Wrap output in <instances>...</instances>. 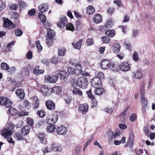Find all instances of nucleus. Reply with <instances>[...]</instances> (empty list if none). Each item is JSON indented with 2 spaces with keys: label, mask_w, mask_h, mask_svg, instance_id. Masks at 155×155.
<instances>
[{
  "label": "nucleus",
  "mask_w": 155,
  "mask_h": 155,
  "mask_svg": "<svg viewBox=\"0 0 155 155\" xmlns=\"http://www.w3.org/2000/svg\"><path fill=\"white\" fill-rule=\"evenodd\" d=\"M87 12L88 14H92L95 12V9L92 5H89L86 8Z\"/></svg>",
  "instance_id": "obj_34"
},
{
  "label": "nucleus",
  "mask_w": 155,
  "mask_h": 155,
  "mask_svg": "<svg viewBox=\"0 0 155 155\" xmlns=\"http://www.w3.org/2000/svg\"><path fill=\"white\" fill-rule=\"evenodd\" d=\"M58 78H60L61 80H65L68 77V74L65 71H60L57 74Z\"/></svg>",
  "instance_id": "obj_12"
},
{
  "label": "nucleus",
  "mask_w": 155,
  "mask_h": 155,
  "mask_svg": "<svg viewBox=\"0 0 155 155\" xmlns=\"http://www.w3.org/2000/svg\"><path fill=\"white\" fill-rule=\"evenodd\" d=\"M66 29L67 30L73 31L74 28L73 25L71 23H67L66 25Z\"/></svg>",
  "instance_id": "obj_45"
},
{
  "label": "nucleus",
  "mask_w": 155,
  "mask_h": 155,
  "mask_svg": "<svg viewBox=\"0 0 155 155\" xmlns=\"http://www.w3.org/2000/svg\"><path fill=\"white\" fill-rule=\"evenodd\" d=\"M133 58L135 61H138L139 59V56L137 52L135 51L133 55Z\"/></svg>",
  "instance_id": "obj_61"
},
{
  "label": "nucleus",
  "mask_w": 155,
  "mask_h": 155,
  "mask_svg": "<svg viewBox=\"0 0 155 155\" xmlns=\"http://www.w3.org/2000/svg\"><path fill=\"white\" fill-rule=\"evenodd\" d=\"M134 76L135 77L138 79H140L142 77L143 74L140 71L137 70L134 73Z\"/></svg>",
  "instance_id": "obj_49"
},
{
  "label": "nucleus",
  "mask_w": 155,
  "mask_h": 155,
  "mask_svg": "<svg viewBox=\"0 0 155 155\" xmlns=\"http://www.w3.org/2000/svg\"><path fill=\"white\" fill-rule=\"evenodd\" d=\"M110 68L111 69L114 71H117L119 68V65L118 64L112 63L111 64Z\"/></svg>",
  "instance_id": "obj_37"
},
{
  "label": "nucleus",
  "mask_w": 155,
  "mask_h": 155,
  "mask_svg": "<svg viewBox=\"0 0 155 155\" xmlns=\"http://www.w3.org/2000/svg\"><path fill=\"white\" fill-rule=\"evenodd\" d=\"M66 52V50L64 48L58 49V54L59 56H64Z\"/></svg>",
  "instance_id": "obj_43"
},
{
  "label": "nucleus",
  "mask_w": 155,
  "mask_h": 155,
  "mask_svg": "<svg viewBox=\"0 0 155 155\" xmlns=\"http://www.w3.org/2000/svg\"><path fill=\"white\" fill-rule=\"evenodd\" d=\"M26 57L27 59L30 60L32 58V53L31 51H29L26 54Z\"/></svg>",
  "instance_id": "obj_59"
},
{
  "label": "nucleus",
  "mask_w": 155,
  "mask_h": 155,
  "mask_svg": "<svg viewBox=\"0 0 155 155\" xmlns=\"http://www.w3.org/2000/svg\"><path fill=\"white\" fill-rule=\"evenodd\" d=\"M83 41V39H81L76 43L73 42L72 45L74 46V48L76 49L79 50L81 49L82 45V43Z\"/></svg>",
  "instance_id": "obj_26"
},
{
  "label": "nucleus",
  "mask_w": 155,
  "mask_h": 155,
  "mask_svg": "<svg viewBox=\"0 0 155 155\" xmlns=\"http://www.w3.org/2000/svg\"><path fill=\"white\" fill-rule=\"evenodd\" d=\"M38 8L40 12L42 13V14L40 13L38 14V18L42 23H45L46 21V18L45 15L43 13L48 10V5L45 3L42 4L38 6Z\"/></svg>",
  "instance_id": "obj_1"
},
{
  "label": "nucleus",
  "mask_w": 155,
  "mask_h": 155,
  "mask_svg": "<svg viewBox=\"0 0 155 155\" xmlns=\"http://www.w3.org/2000/svg\"><path fill=\"white\" fill-rule=\"evenodd\" d=\"M87 97L91 100L95 98V96L92 94L91 89H90L86 92Z\"/></svg>",
  "instance_id": "obj_46"
},
{
  "label": "nucleus",
  "mask_w": 155,
  "mask_h": 155,
  "mask_svg": "<svg viewBox=\"0 0 155 155\" xmlns=\"http://www.w3.org/2000/svg\"><path fill=\"white\" fill-rule=\"evenodd\" d=\"M8 112L11 116H15L18 113V110L13 108H10L8 110Z\"/></svg>",
  "instance_id": "obj_40"
},
{
  "label": "nucleus",
  "mask_w": 155,
  "mask_h": 155,
  "mask_svg": "<svg viewBox=\"0 0 155 155\" xmlns=\"http://www.w3.org/2000/svg\"><path fill=\"white\" fill-rule=\"evenodd\" d=\"M40 90L43 95L45 97L49 96L52 94L51 88L47 85H42Z\"/></svg>",
  "instance_id": "obj_2"
},
{
  "label": "nucleus",
  "mask_w": 155,
  "mask_h": 155,
  "mask_svg": "<svg viewBox=\"0 0 155 155\" xmlns=\"http://www.w3.org/2000/svg\"><path fill=\"white\" fill-rule=\"evenodd\" d=\"M105 33L110 38H113L115 35V31L114 30L109 29L106 31Z\"/></svg>",
  "instance_id": "obj_31"
},
{
  "label": "nucleus",
  "mask_w": 155,
  "mask_h": 155,
  "mask_svg": "<svg viewBox=\"0 0 155 155\" xmlns=\"http://www.w3.org/2000/svg\"><path fill=\"white\" fill-rule=\"evenodd\" d=\"M91 84L93 87L95 88L100 86L102 84L101 80L97 77H94L91 80Z\"/></svg>",
  "instance_id": "obj_8"
},
{
  "label": "nucleus",
  "mask_w": 155,
  "mask_h": 155,
  "mask_svg": "<svg viewBox=\"0 0 155 155\" xmlns=\"http://www.w3.org/2000/svg\"><path fill=\"white\" fill-rule=\"evenodd\" d=\"M93 20L95 23L96 24L99 23L102 21V17L100 14H95L94 15Z\"/></svg>",
  "instance_id": "obj_21"
},
{
  "label": "nucleus",
  "mask_w": 155,
  "mask_h": 155,
  "mask_svg": "<svg viewBox=\"0 0 155 155\" xmlns=\"http://www.w3.org/2000/svg\"><path fill=\"white\" fill-rule=\"evenodd\" d=\"M73 93L75 95H78L79 96H82L83 95V93L81 90L78 88H74L73 89Z\"/></svg>",
  "instance_id": "obj_33"
},
{
  "label": "nucleus",
  "mask_w": 155,
  "mask_h": 155,
  "mask_svg": "<svg viewBox=\"0 0 155 155\" xmlns=\"http://www.w3.org/2000/svg\"><path fill=\"white\" fill-rule=\"evenodd\" d=\"M52 93H53L58 95L61 94L62 91V89L61 87L55 86L51 88Z\"/></svg>",
  "instance_id": "obj_23"
},
{
  "label": "nucleus",
  "mask_w": 155,
  "mask_h": 155,
  "mask_svg": "<svg viewBox=\"0 0 155 155\" xmlns=\"http://www.w3.org/2000/svg\"><path fill=\"white\" fill-rule=\"evenodd\" d=\"M36 47L39 52H40L42 49V47L41 45L40 41L39 40L37 41L36 42Z\"/></svg>",
  "instance_id": "obj_53"
},
{
  "label": "nucleus",
  "mask_w": 155,
  "mask_h": 155,
  "mask_svg": "<svg viewBox=\"0 0 155 155\" xmlns=\"http://www.w3.org/2000/svg\"><path fill=\"white\" fill-rule=\"evenodd\" d=\"M67 22V20L66 17H63L61 18H60V21L58 22L57 25L60 28H63L65 26Z\"/></svg>",
  "instance_id": "obj_20"
},
{
  "label": "nucleus",
  "mask_w": 155,
  "mask_h": 155,
  "mask_svg": "<svg viewBox=\"0 0 155 155\" xmlns=\"http://www.w3.org/2000/svg\"><path fill=\"white\" fill-rule=\"evenodd\" d=\"M67 131V128L63 126H61L58 127L56 130L57 134L61 135H63L66 134Z\"/></svg>",
  "instance_id": "obj_15"
},
{
  "label": "nucleus",
  "mask_w": 155,
  "mask_h": 155,
  "mask_svg": "<svg viewBox=\"0 0 155 155\" xmlns=\"http://www.w3.org/2000/svg\"><path fill=\"white\" fill-rule=\"evenodd\" d=\"M67 71L69 74L71 75H73L74 73V69L71 67H69L68 68Z\"/></svg>",
  "instance_id": "obj_60"
},
{
  "label": "nucleus",
  "mask_w": 155,
  "mask_h": 155,
  "mask_svg": "<svg viewBox=\"0 0 155 155\" xmlns=\"http://www.w3.org/2000/svg\"><path fill=\"white\" fill-rule=\"evenodd\" d=\"M73 65H74L72 64ZM74 65L75 66L74 73L77 75H78L81 74L82 72V67L81 64L78 63L77 64H74Z\"/></svg>",
  "instance_id": "obj_16"
},
{
  "label": "nucleus",
  "mask_w": 155,
  "mask_h": 155,
  "mask_svg": "<svg viewBox=\"0 0 155 155\" xmlns=\"http://www.w3.org/2000/svg\"><path fill=\"white\" fill-rule=\"evenodd\" d=\"M130 64L127 61L122 62L119 65V68L121 70L123 71H128L130 67Z\"/></svg>",
  "instance_id": "obj_7"
},
{
  "label": "nucleus",
  "mask_w": 155,
  "mask_h": 155,
  "mask_svg": "<svg viewBox=\"0 0 155 155\" xmlns=\"http://www.w3.org/2000/svg\"><path fill=\"white\" fill-rule=\"evenodd\" d=\"M45 41L46 44L49 46H51L53 44V40L51 38H47Z\"/></svg>",
  "instance_id": "obj_41"
},
{
  "label": "nucleus",
  "mask_w": 155,
  "mask_h": 155,
  "mask_svg": "<svg viewBox=\"0 0 155 155\" xmlns=\"http://www.w3.org/2000/svg\"><path fill=\"white\" fill-rule=\"evenodd\" d=\"M57 76H51L49 75L45 76V79L50 83H54L56 82L58 80Z\"/></svg>",
  "instance_id": "obj_17"
},
{
  "label": "nucleus",
  "mask_w": 155,
  "mask_h": 155,
  "mask_svg": "<svg viewBox=\"0 0 155 155\" xmlns=\"http://www.w3.org/2000/svg\"><path fill=\"white\" fill-rule=\"evenodd\" d=\"M23 33L22 31L20 29H16L15 30V35L17 37L21 36Z\"/></svg>",
  "instance_id": "obj_54"
},
{
  "label": "nucleus",
  "mask_w": 155,
  "mask_h": 155,
  "mask_svg": "<svg viewBox=\"0 0 155 155\" xmlns=\"http://www.w3.org/2000/svg\"><path fill=\"white\" fill-rule=\"evenodd\" d=\"M120 131L118 130H116L115 131V133L114 134V135L113 136H111L110 138H115V137L119 136L120 135Z\"/></svg>",
  "instance_id": "obj_55"
},
{
  "label": "nucleus",
  "mask_w": 155,
  "mask_h": 155,
  "mask_svg": "<svg viewBox=\"0 0 155 155\" xmlns=\"http://www.w3.org/2000/svg\"><path fill=\"white\" fill-rule=\"evenodd\" d=\"M94 41L93 38H88L87 39L86 42V44L87 46L92 45L94 44Z\"/></svg>",
  "instance_id": "obj_48"
},
{
  "label": "nucleus",
  "mask_w": 155,
  "mask_h": 155,
  "mask_svg": "<svg viewBox=\"0 0 155 155\" xmlns=\"http://www.w3.org/2000/svg\"><path fill=\"white\" fill-rule=\"evenodd\" d=\"M2 135L5 138H7L8 136L12 134L11 131H9L7 128L4 129L1 132Z\"/></svg>",
  "instance_id": "obj_30"
},
{
  "label": "nucleus",
  "mask_w": 155,
  "mask_h": 155,
  "mask_svg": "<svg viewBox=\"0 0 155 155\" xmlns=\"http://www.w3.org/2000/svg\"><path fill=\"white\" fill-rule=\"evenodd\" d=\"M145 86V83L144 82H142V86L140 88V97L141 98H143V97H145L144 94L145 92L144 90V87Z\"/></svg>",
  "instance_id": "obj_38"
},
{
  "label": "nucleus",
  "mask_w": 155,
  "mask_h": 155,
  "mask_svg": "<svg viewBox=\"0 0 155 155\" xmlns=\"http://www.w3.org/2000/svg\"><path fill=\"white\" fill-rule=\"evenodd\" d=\"M89 106L87 104H84L80 105L78 108V111L79 113L85 114L88 111Z\"/></svg>",
  "instance_id": "obj_9"
},
{
  "label": "nucleus",
  "mask_w": 155,
  "mask_h": 155,
  "mask_svg": "<svg viewBox=\"0 0 155 155\" xmlns=\"http://www.w3.org/2000/svg\"><path fill=\"white\" fill-rule=\"evenodd\" d=\"M120 45L119 44L117 43L114 44L112 46V51L113 52L117 53L119 52L120 50Z\"/></svg>",
  "instance_id": "obj_27"
},
{
  "label": "nucleus",
  "mask_w": 155,
  "mask_h": 155,
  "mask_svg": "<svg viewBox=\"0 0 155 155\" xmlns=\"http://www.w3.org/2000/svg\"><path fill=\"white\" fill-rule=\"evenodd\" d=\"M55 129V126L54 124H48L47 125L46 131L48 133H52Z\"/></svg>",
  "instance_id": "obj_29"
},
{
  "label": "nucleus",
  "mask_w": 155,
  "mask_h": 155,
  "mask_svg": "<svg viewBox=\"0 0 155 155\" xmlns=\"http://www.w3.org/2000/svg\"><path fill=\"white\" fill-rule=\"evenodd\" d=\"M38 137L39 139L40 142L45 144L46 143L47 139L45 134L43 133H40L37 134Z\"/></svg>",
  "instance_id": "obj_14"
},
{
  "label": "nucleus",
  "mask_w": 155,
  "mask_h": 155,
  "mask_svg": "<svg viewBox=\"0 0 155 155\" xmlns=\"http://www.w3.org/2000/svg\"><path fill=\"white\" fill-rule=\"evenodd\" d=\"M14 127L15 126L14 124L12 123H9L7 129L9 131H11V133H12V132L14 129Z\"/></svg>",
  "instance_id": "obj_58"
},
{
  "label": "nucleus",
  "mask_w": 155,
  "mask_h": 155,
  "mask_svg": "<svg viewBox=\"0 0 155 155\" xmlns=\"http://www.w3.org/2000/svg\"><path fill=\"white\" fill-rule=\"evenodd\" d=\"M58 59L55 56L51 58L50 60V63L54 64L57 63H58Z\"/></svg>",
  "instance_id": "obj_56"
},
{
  "label": "nucleus",
  "mask_w": 155,
  "mask_h": 155,
  "mask_svg": "<svg viewBox=\"0 0 155 155\" xmlns=\"http://www.w3.org/2000/svg\"><path fill=\"white\" fill-rule=\"evenodd\" d=\"M129 107H128L125 109L119 115V117H122L123 118H125L126 115V112L129 108Z\"/></svg>",
  "instance_id": "obj_57"
},
{
  "label": "nucleus",
  "mask_w": 155,
  "mask_h": 155,
  "mask_svg": "<svg viewBox=\"0 0 155 155\" xmlns=\"http://www.w3.org/2000/svg\"><path fill=\"white\" fill-rule=\"evenodd\" d=\"M33 99L32 105L34 108L37 109L39 105V100L37 96H33Z\"/></svg>",
  "instance_id": "obj_24"
},
{
  "label": "nucleus",
  "mask_w": 155,
  "mask_h": 155,
  "mask_svg": "<svg viewBox=\"0 0 155 155\" xmlns=\"http://www.w3.org/2000/svg\"><path fill=\"white\" fill-rule=\"evenodd\" d=\"M1 68L5 70H8L9 69L8 65L6 63L2 62L1 64Z\"/></svg>",
  "instance_id": "obj_50"
},
{
  "label": "nucleus",
  "mask_w": 155,
  "mask_h": 155,
  "mask_svg": "<svg viewBox=\"0 0 155 155\" xmlns=\"http://www.w3.org/2000/svg\"><path fill=\"white\" fill-rule=\"evenodd\" d=\"M15 94L21 100L24 99L25 93L24 90L21 89H18L15 91Z\"/></svg>",
  "instance_id": "obj_18"
},
{
  "label": "nucleus",
  "mask_w": 155,
  "mask_h": 155,
  "mask_svg": "<svg viewBox=\"0 0 155 155\" xmlns=\"http://www.w3.org/2000/svg\"><path fill=\"white\" fill-rule=\"evenodd\" d=\"M71 86L73 88H75L77 86H78V80L77 81L76 79H72L71 81Z\"/></svg>",
  "instance_id": "obj_44"
},
{
  "label": "nucleus",
  "mask_w": 155,
  "mask_h": 155,
  "mask_svg": "<svg viewBox=\"0 0 155 155\" xmlns=\"http://www.w3.org/2000/svg\"><path fill=\"white\" fill-rule=\"evenodd\" d=\"M97 78H99L100 80L101 79H103L104 78V74L102 72H99L97 74Z\"/></svg>",
  "instance_id": "obj_64"
},
{
  "label": "nucleus",
  "mask_w": 155,
  "mask_h": 155,
  "mask_svg": "<svg viewBox=\"0 0 155 155\" xmlns=\"http://www.w3.org/2000/svg\"><path fill=\"white\" fill-rule=\"evenodd\" d=\"M0 105L5 106L7 108L11 107L12 103L11 101L7 97L3 96L0 97Z\"/></svg>",
  "instance_id": "obj_6"
},
{
  "label": "nucleus",
  "mask_w": 155,
  "mask_h": 155,
  "mask_svg": "<svg viewBox=\"0 0 155 155\" xmlns=\"http://www.w3.org/2000/svg\"><path fill=\"white\" fill-rule=\"evenodd\" d=\"M141 99L142 106V110L144 113L146 110V107L147 106L148 101L145 97H143V98Z\"/></svg>",
  "instance_id": "obj_25"
},
{
  "label": "nucleus",
  "mask_w": 155,
  "mask_h": 155,
  "mask_svg": "<svg viewBox=\"0 0 155 155\" xmlns=\"http://www.w3.org/2000/svg\"><path fill=\"white\" fill-rule=\"evenodd\" d=\"M18 5L19 8L22 9L26 6V4L24 1L21 0L18 2Z\"/></svg>",
  "instance_id": "obj_51"
},
{
  "label": "nucleus",
  "mask_w": 155,
  "mask_h": 155,
  "mask_svg": "<svg viewBox=\"0 0 155 155\" xmlns=\"http://www.w3.org/2000/svg\"><path fill=\"white\" fill-rule=\"evenodd\" d=\"M44 70L39 69V66L37 65L35 68L33 70V72L36 75L40 74H42L44 72Z\"/></svg>",
  "instance_id": "obj_28"
},
{
  "label": "nucleus",
  "mask_w": 155,
  "mask_h": 155,
  "mask_svg": "<svg viewBox=\"0 0 155 155\" xmlns=\"http://www.w3.org/2000/svg\"><path fill=\"white\" fill-rule=\"evenodd\" d=\"M111 66L110 62L107 59H103L101 62V67L104 70L108 69Z\"/></svg>",
  "instance_id": "obj_11"
},
{
  "label": "nucleus",
  "mask_w": 155,
  "mask_h": 155,
  "mask_svg": "<svg viewBox=\"0 0 155 155\" xmlns=\"http://www.w3.org/2000/svg\"><path fill=\"white\" fill-rule=\"evenodd\" d=\"M113 25V22L110 20H109L107 21L106 23L105 24L104 26H102V28H101V29H102L103 28L106 29V28H111Z\"/></svg>",
  "instance_id": "obj_35"
},
{
  "label": "nucleus",
  "mask_w": 155,
  "mask_h": 155,
  "mask_svg": "<svg viewBox=\"0 0 155 155\" xmlns=\"http://www.w3.org/2000/svg\"><path fill=\"white\" fill-rule=\"evenodd\" d=\"M58 118V114L57 112H54L52 115V117L51 118L46 117V122L48 124H55Z\"/></svg>",
  "instance_id": "obj_4"
},
{
  "label": "nucleus",
  "mask_w": 155,
  "mask_h": 155,
  "mask_svg": "<svg viewBox=\"0 0 155 155\" xmlns=\"http://www.w3.org/2000/svg\"><path fill=\"white\" fill-rule=\"evenodd\" d=\"M14 136V137L17 140H23L24 139L19 132L15 133Z\"/></svg>",
  "instance_id": "obj_42"
},
{
  "label": "nucleus",
  "mask_w": 155,
  "mask_h": 155,
  "mask_svg": "<svg viewBox=\"0 0 155 155\" xmlns=\"http://www.w3.org/2000/svg\"><path fill=\"white\" fill-rule=\"evenodd\" d=\"M78 84L79 87L82 89L86 88L88 85L87 78L84 76L80 77L78 79Z\"/></svg>",
  "instance_id": "obj_5"
},
{
  "label": "nucleus",
  "mask_w": 155,
  "mask_h": 155,
  "mask_svg": "<svg viewBox=\"0 0 155 155\" xmlns=\"http://www.w3.org/2000/svg\"><path fill=\"white\" fill-rule=\"evenodd\" d=\"M27 122L28 124L31 126L33 125L34 123V121L33 119L29 117L27 118Z\"/></svg>",
  "instance_id": "obj_62"
},
{
  "label": "nucleus",
  "mask_w": 155,
  "mask_h": 155,
  "mask_svg": "<svg viewBox=\"0 0 155 155\" xmlns=\"http://www.w3.org/2000/svg\"><path fill=\"white\" fill-rule=\"evenodd\" d=\"M51 149L54 151H61L62 147L60 145L52 143L51 147Z\"/></svg>",
  "instance_id": "obj_19"
},
{
  "label": "nucleus",
  "mask_w": 155,
  "mask_h": 155,
  "mask_svg": "<svg viewBox=\"0 0 155 155\" xmlns=\"http://www.w3.org/2000/svg\"><path fill=\"white\" fill-rule=\"evenodd\" d=\"M137 115L135 113H132L130 116L129 120L132 122H134L137 120Z\"/></svg>",
  "instance_id": "obj_47"
},
{
  "label": "nucleus",
  "mask_w": 155,
  "mask_h": 155,
  "mask_svg": "<svg viewBox=\"0 0 155 155\" xmlns=\"http://www.w3.org/2000/svg\"><path fill=\"white\" fill-rule=\"evenodd\" d=\"M36 114L41 118L44 117L45 115V111L42 109L38 110Z\"/></svg>",
  "instance_id": "obj_39"
},
{
  "label": "nucleus",
  "mask_w": 155,
  "mask_h": 155,
  "mask_svg": "<svg viewBox=\"0 0 155 155\" xmlns=\"http://www.w3.org/2000/svg\"><path fill=\"white\" fill-rule=\"evenodd\" d=\"M45 105L47 108L49 110L52 111L55 109V104L54 102L51 100H48L46 101Z\"/></svg>",
  "instance_id": "obj_10"
},
{
  "label": "nucleus",
  "mask_w": 155,
  "mask_h": 155,
  "mask_svg": "<svg viewBox=\"0 0 155 155\" xmlns=\"http://www.w3.org/2000/svg\"><path fill=\"white\" fill-rule=\"evenodd\" d=\"M105 92L104 89L101 87H97L94 91L95 94L98 95H102Z\"/></svg>",
  "instance_id": "obj_32"
},
{
  "label": "nucleus",
  "mask_w": 155,
  "mask_h": 155,
  "mask_svg": "<svg viewBox=\"0 0 155 155\" xmlns=\"http://www.w3.org/2000/svg\"><path fill=\"white\" fill-rule=\"evenodd\" d=\"M15 43V41H12L10 43H8L7 46V49H8V50H7L6 51L8 52L11 51L12 50L11 48H12L11 46L12 45H14Z\"/></svg>",
  "instance_id": "obj_52"
},
{
  "label": "nucleus",
  "mask_w": 155,
  "mask_h": 155,
  "mask_svg": "<svg viewBox=\"0 0 155 155\" xmlns=\"http://www.w3.org/2000/svg\"><path fill=\"white\" fill-rule=\"evenodd\" d=\"M16 71V69L15 66H13L9 69V70L8 71V72H9L11 74H13L15 73Z\"/></svg>",
  "instance_id": "obj_63"
},
{
  "label": "nucleus",
  "mask_w": 155,
  "mask_h": 155,
  "mask_svg": "<svg viewBox=\"0 0 155 155\" xmlns=\"http://www.w3.org/2000/svg\"><path fill=\"white\" fill-rule=\"evenodd\" d=\"M47 35L48 38H53L55 35V32L53 30L49 28L48 30Z\"/></svg>",
  "instance_id": "obj_36"
},
{
  "label": "nucleus",
  "mask_w": 155,
  "mask_h": 155,
  "mask_svg": "<svg viewBox=\"0 0 155 155\" xmlns=\"http://www.w3.org/2000/svg\"><path fill=\"white\" fill-rule=\"evenodd\" d=\"M30 130V127L29 126L26 125L23 127L21 130V132L22 136L27 135Z\"/></svg>",
  "instance_id": "obj_22"
},
{
  "label": "nucleus",
  "mask_w": 155,
  "mask_h": 155,
  "mask_svg": "<svg viewBox=\"0 0 155 155\" xmlns=\"http://www.w3.org/2000/svg\"><path fill=\"white\" fill-rule=\"evenodd\" d=\"M3 26L4 28L10 29L15 28L16 27L15 25L8 18L3 19Z\"/></svg>",
  "instance_id": "obj_3"
},
{
  "label": "nucleus",
  "mask_w": 155,
  "mask_h": 155,
  "mask_svg": "<svg viewBox=\"0 0 155 155\" xmlns=\"http://www.w3.org/2000/svg\"><path fill=\"white\" fill-rule=\"evenodd\" d=\"M134 135L133 133H131L129 134L128 139L127 141L126 145H130V147H132L134 144Z\"/></svg>",
  "instance_id": "obj_13"
}]
</instances>
